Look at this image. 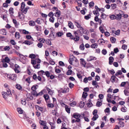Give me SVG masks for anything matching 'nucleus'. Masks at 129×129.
I'll return each mask as SVG.
<instances>
[{"instance_id": "obj_21", "label": "nucleus", "mask_w": 129, "mask_h": 129, "mask_svg": "<svg viewBox=\"0 0 129 129\" xmlns=\"http://www.w3.org/2000/svg\"><path fill=\"white\" fill-rule=\"evenodd\" d=\"M43 96L46 101H47L49 98V96L48 94H44Z\"/></svg>"}, {"instance_id": "obj_36", "label": "nucleus", "mask_w": 129, "mask_h": 129, "mask_svg": "<svg viewBox=\"0 0 129 129\" xmlns=\"http://www.w3.org/2000/svg\"><path fill=\"white\" fill-rule=\"evenodd\" d=\"M76 1L78 6L81 7L82 6V4L81 3V0H79L77 1Z\"/></svg>"}, {"instance_id": "obj_52", "label": "nucleus", "mask_w": 129, "mask_h": 129, "mask_svg": "<svg viewBox=\"0 0 129 129\" xmlns=\"http://www.w3.org/2000/svg\"><path fill=\"white\" fill-rule=\"evenodd\" d=\"M127 108L125 107H122L121 109V110L123 112H125L126 111Z\"/></svg>"}, {"instance_id": "obj_8", "label": "nucleus", "mask_w": 129, "mask_h": 129, "mask_svg": "<svg viewBox=\"0 0 129 129\" xmlns=\"http://www.w3.org/2000/svg\"><path fill=\"white\" fill-rule=\"evenodd\" d=\"M80 60L81 61V63L82 65H83L84 67H85V65L86 64V63L85 61L84 60L83 58H81L80 59Z\"/></svg>"}, {"instance_id": "obj_24", "label": "nucleus", "mask_w": 129, "mask_h": 129, "mask_svg": "<svg viewBox=\"0 0 129 129\" xmlns=\"http://www.w3.org/2000/svg\"><path fill=\"white\" fill-rule=\"evenodd\" d=\"M29 24L30 26H34L35 24V22L33 21H30L29 22Z\"/></svg>"}, {"instance_id": "obj_4", "label": "nucleus", "mask_w": 129, "mask_h": 129, "mask_svg": "<svg viewBox=\"0 0 129 129\" xmlns=\"http://www.w3.org/2000/svg\"><path fill=\"white\" fill-rule=\"evenodd\" d=\"M37 86L38 87V86L36 85H34L32 86L31 88L32 90L31 93L34 96H35V94L37 93L36 91V90L37 89Z\"/></svg>"}, {"instance_id": "obj_62", "label": "nucleus", "mask_w": 129, "mask_h": 129, "mask_svg": "<svg viewBox=\"0 0 129 129\" xmlns=\"http://www.w3.org/2000/svg\"><path fill=\"white\" fill-rule=\"evenodd\" d=\"M23 33L25 34H29V32L23 29Z\"/></svg>"}, {"instance_id": "obj_45", "label": "nucleus", "mask_w": 129, "mask_h": 129, "mask_svg": "<svg viewBox=\"0 0 129 129\" xmlns=\"http://www.w3.org/2000/svg\"><path fill=\"white\" fill-rule=\"evenodd\" d=\"M44 75H45L48 77H49L50 76V73L48 71H46L45 72Z\"/></svg>"}, {"instance_id": "obj_56", "label": "nucleus", "mask_w": 129, "mask_h": 129, "mask_svg": "<svg viewBox=\"0 0 129 129\" xmlns=\"http://www.w3.org/2000/svg\"><path fill=\"white\" fill-rule=\"evenodd\" d=\"M104 111L106 113H109L110 112V108H107Z\"/></svg>"}, {"instance_id": "obj_34", "label": "nucleus", "mask_w": 129, "mask_h": 129, "mask_svg": "<svg viewBox=\"0 0 129 129\" xmlns=\"http://www.w3.org/2000/svg\"><path fill=\"white\" fill-rule=\"evenodd\" d=\"M17 110L19 114H22L23 113V110L21 108H17Z\"/></svg>"}, {"instance_id": "obj_22", "label": "nucleus", "mask_w": 129, "mask_h": 129, "mask_svg": "<svg viewBox=\"0 0 129 129\" xmlns=\"http://www.w3.org/2000/svg\"><path fill=\"white\" fill-rule=\"evenodd\" d=\"M45 72L43 70H41L38 72V74L39 75H44Z\"/></svg>"}, {"instance_id": "obj_31", "label": "nucleus", "mask_w": 129, "mask_h": 129, "mask_svg": "<svg viewBox=\"0 0 129 129\" xmlns=\"http://www.w3.org/2000/svg\"><path fill=\"white\" fill-rule=\"evenodd\" d=\"M110 40L112 43H114L116 41V39L113 37H112L110 38Z\"/></svg>"}, {"instance_id": "obj_54", "label": "nucleus", "mask_w": 129, "mask_h": 129, "mask_svg": "<svg viewBox=\"0 0 129 129\" xmlns=\"http://www.w3.org/2000/svg\"><path fill=\"white\" fill-rule=\"evenodd\" d=\"M10 43L11 44L13 45H15L16 44V43L15 42L14 40H10Z\"/></svg>"}, {"instance_id": "obj_61", "label": "nucleus", "mask_w": 129, "mask_h": 129, "mask_svg": "<svg viewBox=\"0 0 129 129\" xmlns=\"http://www.w3.org/2000/svg\"><path fill=\"white\" fill-rule=\"evenodd\" d=\"M98 11L97 10L93 11V13L95 15H99V13Z\"/></svg>"}, {"instance_id": "obj_60", "label": "nucleus", "mask_w": 129, "mask_h": 129, "mask_svg": "<svg viewBox=\"0 0 129 129\" xmlns=\"http://www.w3.org/2000/svg\"><path fill=\"white\" fill-rule=\"evenodd\" d=\"M40 66V64H36V66L34 65L33 66L34 68L35 69H39L40 68V67H39V66Z\"/></svg>"}, {"instance_id": "obj_58", "label": "nucleus", "mask_w": 129, "mask_h": 129, "mask_svg": "<svg viewBox=\"0 0 129 129\" xmlns=\"http://www.w3.org/2000/svg\"><path fill=\"white\" fill-rule=\"evenodd\" d=\"M21 103L22 105H25L26 104V101L25 99H23L21 100Z\"/></svg>"}, {"instance_id": "obj_29", "label": "nucleus", "mask_w": 129, "mask_h": 129, "mask_svg": "<svg viewBox=\"0 0 129 129\" xmlns=\"http://www.w3.org/2000/svg\"><path fill=\"white\" fill-rule=\"evenodd\" d=\"M83 101H81L80 103L79 107H80L82 108L84 107L85 105Z\"/></svg>"}, {"instance_id": "obj_40", "label": "nucleus", "mask_w": 129, "mask_h": 129, "mask_svg": "<svg viewBox=\"0 0 129 129\" xmlns=\"http://www.w3.org/2000/svg\"><path fill=\"white\" fill-rule=\"evenodd\" d=\"M102 104L101 102L98 101L96 104V106L98 107H100Z\"/></svg>"}, {"instance_id": "obj_57", "label": "nucleus", "mask_w": 129, "mask_h": 129, "mask_svg": "<svg viewBox=\"0 0 129 129\" xmlns=\"http://www.w3.org/2000/svg\"><path fill=\"white\" fill-rule=\"evenodd\" d=\"M46 40L44 39H40L39 41L41 43H44L45 41Z\"/></svg>"}, {"instance_id": "obj_19", "label": "nucleus", "mask_w": 129, "mask_h": 129, "mask_svg": "<svg viewBox=\"0 0 129 129\" xmlns=\"http://www.w3.org/2000/svg\"><path fill=\"white\" fill-rule=\"evenodd\" d=\"M32 94H27V99L28 98L29 99H30V100H32L33 99V97L32 95Z\"/></svg>"}, {"instance_id": "obj_35", "label": "nucleus", "mask_w": 129, "mask_h": 129, "mask_svg": "<svg viewBox=\"0 0 129 129\" xmlns=\"http://www.w3.org/2000/svg\"><path fill=\"white\" fill-rule=\"evenodd\" d=\"M73 71L72 70H68L66 73V74L67 75H71Z\"/></svg>"}, {"instance_id": "obj_11", "label": "nucleus", "mask_w": 129, "mask_h": 129, "mask_svg": "<svg viewBox=\"0 0 129 129\" xmlns=\"http://www.w3.org/2000/svg\"><path fill=\"white\" fill-rule=\"evenodd\" d=\"M16 75L15 74H13L11 75L10 79L15 80L16 79Z\"/></svg>"}, {"instance_id": "obj_3", "label": "nucleus", "mask_w": 129, "mask_h": 129, "mask_svg": "<svg viewBox=\"0 0 129 129\" xmlns=\"http://www.w3.org/2000/svg\"><path fill=\"white\" fill-rule=\"evenodd\" d=\"M117 16H116L114 14H112L110 15L109 18L111 20L115 19H116L117 20L120 19L121 18V14L119 13V14H117L116 15Z\"/></svg>"}, {"instance_id": "obj_1", "label": "nucleus", "mask_w": 129, "mask_h": 129, "mask_svg": "<svg viewBox=\"0 0 129 129\" xmlns=\"http://www.w3.org/2000/svg\"><path fill=\"white\" fill-rule=\"evenodd\" d=\"M75 34V37L73 36L70 33H68L67 34L66 36L67 37H70V39L71 40H73L75 41H78L79 40L80 37L79 36L78 34L77 33L76 31H75L74 33Z\"/></svg>"}, {"instance_id": "obj_38", "label": "nucleus", "mask_w": 129, "mask_h": 129, "mask_svg": "<svg viewBox=\"0 0 129 129\" xmlns=\"http://www.w3.org/2000/svg\"><path fill=\"white\" fill-rule=\"evenodd\" d=\"M29 57L31 59H34L35 58L36 56L35 54H30Z\"/></svg>"}, {"instance_id": "obj_41", "label": "nucleus", "mask_w": 129, "mask_h": 129, "mask_svg": "<svg viewBox=\"0 0 129 129\" xmlns=\"http://www.w3.org/2000/svg\"><path fill=\"white\" fill-rule=\"evenodd\" d=\"M116 78V77L114 75H113L111 77V79L112 80L111 81L112 82H114L115 81Z\"/></svg>"}, {"instance_id": "obj_37", "label": "nucleus", "mask_w": 129, "mask_h": 129, "mask_svg": "<svg viewBox=\"0 0 129 129\" xmlns=\"http://www.w3.org/2000/svg\"><path fill=\"white\" fill-rule=\"evenodd\" d=\"M45 42L46 44H47L51 45V42L50 41L49 39H48L46 40Z\"/></svg>"}, {"instance_id": "obj_32", "label": "nucleus", "mask_w": 129, "mask_h": 129, "mask_svg": "<svg viewBox=\"0 0 129 129\" xmlns=\"http://www.w3.org/2000/svg\"><path fill=\"white\" fill-rule=\"evenodd\" d=\"M88 95L87 93L86 92H83L82 95V97L84 98H86Z\"/></svg>"}, {"instance_id": "obj_49", "label": "nucleus", "mask_w": 129, "mask_h": 129, "mask_svg": "<svg viewBox=\"0 0 129 129\" xmlns=\"http://www.w3.org/2000/svg\"><path fill=\"white\" fill-rule=\"evenodd\" d=\"M56 36H57L58 37H60L63 35V34L62 32H58L56 33Z\"/></svg>"}, {"instance_id": "obj_15", "label": "nucleus", "mask_w": 129, "mask_h": 129, "mask_svg": "<svg viewBox=\"0 0 129 129\" xmlns=\"http://www.w3.org/2000/svg\"><path fill=\"white\" fill-rule=\"evenodd\" d=\"M33 43L31 42H29V41L27 40L23 42V43H24L25 44L27 45H30L31 44H32Z\"/></svg>"}, {"instance_id": "obj_25", "label": "nucleus", "mask_w": 129, "mask_h": 129, "mask_svg": "<svg viewBox=\"0 0 129 129\" xmlns=\"http://www.w3.org/2000/svg\"><path fill=\"white\" fill-rule=\"evenodd\" d=\"M43 90H41L40 92L39 93H36L35 94V96H37L39 95H42L43 94Z\"/></svg>"}, {"instance_id": "obj_48", "label": "nucleus", "mask_w": 129, "mask_h": 129, "mask_svg": "<svg viewBox=\"0 0 129 129\" xmlns=\"http://www.w3.org/2000/svg\"><path fill=\"white\" fill-rule=\"evenodd\" d=\"M16 88L19 90H21L22 88V87L20 85L17 84L16 85Z\"/></svg>"}, {"instance_id": "obj_5", "label": "nucleus", "mask_w": 129, "mask_h": 129, "mask_svg": "<svg viewBox=\"0 0 129 129\" xmlns=\"http://www.w3.org/2000/svg\"><path fill=\"white\" fill-rule=\"evenodd\" d=\"M96 58L95 57H93L92 56H90L89 57L87 58V60L88 61H89L92 60H95Z\"/></svg>"}, {"instance_id": "obj_44", "label": "nucleus", "mask_w": 129, "mask_h": 129, "mask_svg": "<svg viewBox=\"0 0 129 129\" xmlns=\"http://www.w3.org/2000/svg\"><path fill=\"white\" fill-rule=\"evenodd\" d=\"M47 106L49 108H52L54 107V105L53 104L48 103L47 104Z\"/></svg>"}, {"instance_id": "obj_23", "label": "nucleus", "mask_w": 129, "mask_h": 129, "mask_svg": "<svg viewBox=\"0 0 129 129\" xmlns=\"http://www.w3.org/2000/svg\"><path fill=\"white\" fill-rule=\"evenodd\" d=\"M73 24L72 23L71 21H70L68 23V25L69 27L72 28L73 29L74 28V26L73 25Z\"/></svg>"}, {"instance_id": "obj_14", "label": "nucleus", "mask_w": 129, "mask_h": 129, "mask_svg": "<svg viewBox=\"0 0 129 129\" xmlns=\"http://www.w3.org/2000/svg\"><path fill=\"white\" fill-rule=\"evenodd\" d=\"M94 116L92 118V120L94 121L96 120L97 118L99 117L98 115L97 114L93 115Z\"/></svg>"}, {"instance_id": "obj_10", "label": "nucleus", "mask_w": 129, "mask_h": 129, "mask_svg": "<svg viewBox=\"0 0 129 129\" xmlns=\"http://www.w3.org/2000/svg\"><path fill=\"white\" fill-rule=\"evenodd\" d=\"M109 64L110 65L112 64L114 60L113 57L112 56H110L109 58Z\"/></svg>"}, {"instance_id": "obj_50", "label": "nucleus", "mask_w": 129, "mask_h": 129, "mask_svg": "<svg viewBox=\"0 0 129 129\" xmlns=\"http://www.w3.org/2000/svg\"><path fill=\"white\" fill-rule=\"evenodd\" d=\"M101 18L105 19L106 18V15L104 13H102L101 15Z\"/></svg>"}, {"instance_id": "obj_2", "label": "nucleus", "mask_w": 129, "mask_h": 129, "mask_svg": "<svg viewBox=\"0 0 129 129\" xmlns=\"http://www.w3.org/2000/svg\"><path fill=\"white\" fill-rule=\"evenodd\" d=\"M2 94L3 96L5 99L7 98V96H10L12 95L11 90L9 89H8L7 90V92H2Z\"/></svg>"}, {"instance_id": "obj_53", "label": "nucleus", "mask_w": 129, "mask_h": 129, "mask_svg": "<svg viewBox=\"0 0 129 129\" xmlns=\"http://www.w3.org/2000/svg\"><path fill=\"white\" fill-rule=\"evenodd\" d=\"M40 123L41 125L44 126L46 125V123L43 120H41L40 122Z\"/></svg>"}, {"instance_id": "obj_27", "label": "nucleus", "mask_w": 129, "mask_h": 129, "mask_svg": "<svg viewBox=\"0 0 129 129\" xmlns=\"http://www.w3.org/2000/svg\"><path fill=\"white\" fill-rule=\"evenodd\" d=\"M79 48L80 50H84V46L83 43H82L79 46Z\"/></svg>"}, {"instance_id": "obj_16", "label": "nucleus", "mask_w": 129, "mask_h": 129, "mask_svg": "<svg viewBox=\"0 0 129 129\" xmlns=\"http://www.w3.org/2000/svg\"><path fill=\"white\" fill-rule=\"evenodd\" d=\"M69 89L68 88H64V89L62 90L61 92L63 93H65L68 92L69 91Z\"/></svg>"}, {"instance_id": "obj_7", "label": "nucleus", "mask_w": 129, "mask_h": 129, "mask_svg": "<svg viewBox=\"0 0 129 129\" xmlns=\"http://www.w3.org/2000/svg\"><path fill=\"white\" fill-rule=\"evenodd\" d=\"M21 4L20 11H22L24 9L25 6V3L24 2H22Z\"/></svg>"}, {"instance_id": "obj_43", "label": "nucleus", "mask_w": 129, "mask_h": 129, "mask_svg": "<svg viewBox=\"0 0 129 129\" xmlns=\"http://www.w3.org/2000/svg\"><path fill=\"white\" fill-rule=\"evenodd\" d=\"M116 4H111V9H115L116 8Z\"/></svg>"}, {"instance_id": "obj_28", "label": "nucleus", "mask_w": 129, "mask_h": 129, "mask_svg": "<svg viewBox=\"0 0 129 129\" xmlns=\"http://www.w3.org/2000/svg\"><path fill=\"white\" fill-rule=\"evenodd\" d=\"M97 46L98 45H97V44L95 43L91 45L90 47L92 48H95L97 47Z\"/></svg>"}, {"instance_id": "obj_13", "label": "nucleus", "mask_w": 129, "mask_h": 129, "mask_svg": "<svg viewBox=\"0 0 129 129\" xmlns=\"http://www.w3.org/2000/svg\"><path fill=\"white\" fill-rule=\"evenodd\" d=\"M50 34L49 35V37H50V38L51 40H53L54 39V38L56 37H55L54 34Z\"/></svg>"}, {"instance_id": "obj_20", "label": "nucleus", "mask_w": 129, "mask_h": 129, "mask_svg": "<svg viewBox=\"0 0 129 129\" xmlns=\"http://www.w3.org/2000/svg\"><path fill=\"white\" fill-rule=\"evenodd\" d=\"M1 33L3 35H6V30L5 29H3L1 30Z\"/></svg>"}, {"instance_id": "obj_39", "label": "nucleus", "mask_w": 129, "mask_h": 129, "mask_svg": "<svg viewBox=\"0 0 129 129\" xmlns=\"http://www.w3.org/2000/svg\"><path fill=\"white\" fill-rule=\"evenodd\" d=\"M73 117L76 119L78 118V113H74L73 115Z\"/></svg>"}, {"instance_id": "obj_26", "label": "nucleus", "mask_w": 129, "mask_h": 129, "mask_svg": "<svg viewBox=\"0 0 129 129\" xmlns=\"http://www.w3.org/2000/svg\"><path fill=\"white\" fill-rule=\"evenodd\" d=\"M4 60L5 62H6L8 63L10 61V59L8 57H5Z\"/></svg>"}, {"instance_id": "obj_33", "label": "nucleus", "mask_w": 129, "mask_h": 129, "mask_svg": "<svg viewBox=\"0 0 129 129\" xmlns=\"http://www.w3.org/2000/svg\"><path fill=\"white\" fill-rule=\"evenodd\" d=\"M58 11H57L56 13H55L54 14H55V16H56V14H57V17H59L60 15L61 14V12L60 11L58 10Z\"/></svg>"}, {"instance_id": "obj_59", "label": "nucleus", "mask_w": 129, "mask_h": 129, "mask_svg": "<svg viewBox=\"0 0 129 129\" xmlns=\"http://www.w3.org/2000/svg\"><path fill=\"white\" fill-rule=\"evenodd\" d=\"M41 19L39 18H38L36 21V22L37 23L40 24H41V23L40 22V20Z\"/></svg>"}, {"instance_id": "obj_9", "label": "nucleus", "mask_w": 129, "mask_h": 129, "mask_svg": "<svg viewBox=\"0 0 129 129\" xmlns=\"http://www.w3.org/2000/svg\"><path fill=\"white\" fill-rule=\"evenodd\" d=\"M13 10V8L12 7L10 8L9 10V13L10 14L11 16H12L14 14Z\"/></svg>"}, {"instance_id": "obj_55", "label": "nucleus", "mask_w": 129, "mask_h": 129, "mask_svg": "<svg viewBox=\"0 0 129 129\" xmlns=\"http://www.w3.org/2000/svg\"><path fill=\"white\" fill-rule=\"evenodd\" d=\"M76 104V101H74L72 103L70 104V105L71 106H75Z\"/></svg>"}, {"instance_id": "obj_42", "label": "nucleus", "mask_w": 129, "mask_h": 129, "mask_svg": "<svg viewBox=\"0 0 129 129\" xmlns=\"http://www.w3.org/2000/svg\"><path fill=\"white\" fill-rule=\"evenodd\" d=\"M89 6L90 7L92 8L93 7L94 5V2L93 1H91L89 4Z\"/></svg>"}, {"instance_id": "obj_47", "label": "nucleus", "mask_w": 129, "mask_h": 129, "mask_svg": "<svg viewBox=\"0 0 129 129\" xmlns=\"http://www.w3.org/2000/svg\"><path fill=\"white\" fill-rule=\"evenodd\" d=\"M48 16L50 17H53L54 16V14L53 12H50L48 15Z\"/></svg>"}, {"instance_id": "obj_17", "label": "nucleus", "mask_w": 129, "mask_h": 129, "mask_svg": "<svg viewBox=\"0 0 129 129\" xmlns=\"http://www.w3.org/2000/svg\"><path fill=\"white\" fill-rule=\"evenodd\" d=\"M118 124L120 125L119 126L120 127H122L124 126V122L121 121H119L118 122Z\"/></svg>"}, {"instance_id": "obj_64", "label": "nucleus", "mask_w": 129, "mask_h": 129, "mask_svg": "<svg viewBox=\"0 0 129 129\" xmlns=\"http://www.w3.org/2000/svg\"><path fill=\"white\" fill-rule=\"evenodd\" d=\"M54 18L53 17H50L49 19V21L52 23L54 22Z\"/></svg>"}, {"instance_id": "obj_6", "label": "nucleus", "mask_w": 129, "mask_h": 129, "mask_svg": "<svg viewBox=\"0 0 129 129\" xmlns=\"http://www.w3.org/2000/svg\"><path fill=\"white\" fill-rule=\"evenodd\" d=\"M18 17H20V19L23 20L24 19V16L22 13L20 14V13H18Z\"/></svg>"}, {"instance_id": "obj_51", "label": "nucleus", "mask_w": 129, "mask_h": 129, "mask_svg": "<svg viewBox=\"0 0 129 129\" xmlns=\"http://www.w3.org/2000/svg\"><path fill=\"white\" fill-rule=\"evenodd\" d=\"M107 51L105 49H103L102 51V53L104 55H105L107 53Z\"/></svg>"}, {"instance_id": "obj_12", "label": "nucleus", "mask_w": 129, "mask_h": 129, "mask_svg": "<svg viewBox=\"0 0 129 129\" xmlns=\"http://www.w3.org/2000/svg\"><path fill=\"white\" fill-rule=\"evenodd\" d=\"M62 104L66 106H65V109L66 111L68 113H70V109L68 108V106L67 105H66L64 103H62Z\"/></svg>"}, {"instance_id": "obj_18", "label": "nucleus", "mask_w": 129, "mask_h": 129, "mask_svg": "<svg viewBox=\"0 0 129 129\" xmlns=\"http://www.w3.org/2000/svg\"><path fill=\"white\" fill-rule=\"evenodd\" d=\"M15 37L16 39H19L20 37V35L19 32H16L15 34Z\"/></svg>"}, {"instance_id": "obj_30", "label": "nucleus", "mask_w": 129, "mask_h": 129, "mask_svg": "<svg viewBox=\"0 0 129 129\" xmlns=\"http://www.w3.org/2000/svg\"><path fill=\"white\" fill-rule=\"evenodd\" d=\"M10 49V47L9 46H4V50L5 51H9Z\"/></svg>"}, {"instance_id": "obj_46", "label": "nucleus", "mask_w": 129, "mask_h": 129, "mask_svg": "<svg viewBox=\"0 0 129 129\" xmlns=\"http://www.w3.org/2000/svg\"><path fill=\"white\" fill-rule=\"evenodd\" d=\"M91 16V15L90 14H88L87 15L85 16H84V18L85 19L87 20L89 18H90Z\"/></svg>"}, {"instance_id": "obj_63", "label": "nucleus", "mask_w": 129, "mask_h": 129, "mask_svg": "<svg viewBox=\"0 0 129 129\" xmlns=\"http://www.w3.org/2000/svg\"><path fill=\"white\" fill-rule=\"evenodd\" d=\"M43 45L42 43L40 42L38 43L37 46L38 47L41 48L42 46Z\"/></svg>"}]
</instances>
